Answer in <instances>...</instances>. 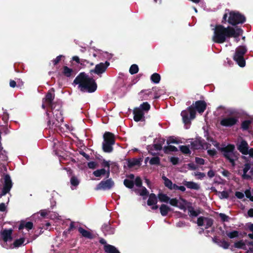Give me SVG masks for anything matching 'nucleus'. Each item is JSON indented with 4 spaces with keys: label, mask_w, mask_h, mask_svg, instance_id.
Returning a JSON list of instances; mask_svg holds the SVG:
<instances>
[{
    "label": "nucleus",
    "mask_w": 253,
    "mask_h": 253,
    "mask_svg": "<svg viewBox=\"0 0 253 253\" xmlns=\"http://www.w3.org/2000/svg\"><path fill=\"white\" fill-rule=\"evenodd\" d=\"M243 30L238 27L234 28L231 26L225 27L222 25H216L214 30L212 41L217 43H222L226 39L237 38L242 35Z\"/></svg>",
    "instance_id": "1"
},
{
    "label": "nucleus",
    "mask_w": 253,
    "mask_h": 253,
    "mask_svg": "<svg viewBox=\"0 0 253 253\" xmlns=\"http://www.w3.org/2000/svg\"><path fill=\"white\" fill-rule=\"evenodd\" d=\"M73 84H78L80 91L84 92H94L97 87L95 80L84 72L80 73L74 79Z\"/></svg>",
    "instance_id": "2"
},
{
    "label": "nucleus",
    "mask_w": 253,
    "mask_h": 253,
    "mask_svg": "<svg viewBox=\"0 0 253 253\" xmlns=\"http://www.w3.org/2000/svg\"><path fill=\"white\" fill-rule=\"evenodd\" d=\"M195 106L191 105L186 110H183L181 113L182 121L185 125L191 123V120L196 117V110L200 114L203 113L207 108V103L204 100H198L195 102Z\"/></svg>",
    "instance_id": "3"
},
{
    "label": "nucleus",
    "mask_w": 253,
    "mask_h": 253,
    "mask_svg": "<svg viewBox=\"0 0 253 253\" xmlns=\"http://www.w3.org/2000/svg\"><path fill=\"white\" fill-rule=\"evenodd\" d=\"M235 146L231 144L218 148V150L222 153L223 156L227 159L233 166H234L235 165V161L236 156L235 154Z\"/></svg>",
    "instance_id": "4"
},
{
    "label": "nucleus",
    "mask_w": 253,
    "mask_h": 253,
    "mask_svg": "<svg viewBox=\"0 0 253 253\" xmlns=\"http://www.w3.org/2000/svg\"><path fill=\"white\" fill-rule=\"evenodd\" d=\"M247 48L245 45L239 46L235 49L233 59L241 67H244L246 65L244 55L247 53Z\"/></svg>",
    "instance_id": "5"
},
{
    "label": "nucleus",
    "mask_w": 253,
    "mask_h": 253,
    "mask_svg": "<svg viewBox=\"0 0 253 253\" xmlns=\"http://www.w3.org/2000/svg\"><path fill=\"white\" fill-rule=\"evenodd\" d=\"M246 21V18L244 15L239 11H231L229 12V17L227 22L232 26L243 24Z\"/></svg>",
    "instance_id": "6"
},
{
    "label": "nucleus",
    "mask_w": 253,
    "mask_h": 253,
    "mask_svg": "<svg viewBox=\"0 0 253 253\" xmlns=\"http://www.w3.org/2000/svg\"><path fill=\"white\" fill-rule=\"evenodd\" d=\"M115 186V182L111 178L101 181L95 188V190H109Z\"/></svg>",
    "instance_id": "7"
},
{
    "label": "nucleus",
    "mask_w": 253,
    "mask_h": 253,
    "mask_svg": "<svg viewBox=\"0 0 253 253\" xmlns=\"http://www.w3.org/2000/svg\"><path fill=\"white\" fill-rule=\"evenodd\" d=\"M238 122V118L235 116L226 117L222 119L220 122L221 126L225 127H232Z\"/></svg>",
    "instance_id": "8"
},
{
    "label": "nucleus",
    "mask_w": 253,
    "mask_h": 253,
    "mask_svg": "<svg viewBox=\"0 0 253 253\" xmlns=\"http://www.w3.org/2000/svg\"><path fill=\"white\" fill-rule=\"evenodd\" d=\"M110 65V63L106 61L104 63L101 62L96 65L95 68L90 71V73H94L98 75H100L104 73L107 67Z\"/></svg>",
    "instance_id": "9"
},
{
    "label": "nucleus",
    "mask_w": 253,
    "mask_h": 253,
    "mask_svg": "<svg viewBox=\"0 0 253 253\" xmlns=\"http://www.w3.org/2000/svg\"><path fill=\"white\" fill-rule=\"evenodd\" d=\"M47 106L50 109L49 112H51L52 113H54V112H57V113L55 114L56 116H57L58 114L60 116L62 115V103L61 101L58 100L56 101H53Z\"/></svg>",
    "instance_id": "10"
},
{
    "label": "nucleus",
    "mask_w": 253,
    "mask_h": 253,
    "mask_svg": "<svg viewBox=\"0 0 253 253\" xmlns=\"http://www.w3.org/2000/svg\"><path fill=\"white\" fill-rule=\"evenodd\" d=\"M99 242L104 245V250L106 253H121L120 251L114 246L108 244L106 241L102 238H100L99 240Z\"/></svg>",
    "instance_id": "11"
},
{
    "label": "nucleus",
    "mask_w": 253,
    "mask_h": 253,
    "mask_svg": "<svg viewBox=\"0 0 253 253\" xmlns=\"http://www.w3.org/2000/svg\"><path fill=\"white\" fill-rule=\"evenodd\" d=\"M206 223L205 229H208L212 226L213 224V220L212 218L205 216H200L198 218L197 224L199 226H202Z\"/></svg>",
    "instance_id": "12"
},
{
    "label": "nucleus",
    "mask_w": 253,
    "mask_h": 253,
    "mask_svg": "<svg viewBox=\"0 0 253 253\" xmlns=\"http://www.w3.org/2000/svg\"><path fill=\"white\" fill-rule=\"evenodd\" d=\"M191 148L193 150L204 149L205 145H208V143L201 137L197 138L195 140L191 142Z\"/></svg>",
    "instance_id": "13"
},
{
    "label": "nucleus",
    "mask_w": 253,
    "mask_h": 253,
    "mask_svg": "<svg viewBox=\"0 0 253 253\" xmlns=\"http://www.w3.org/2000/svg\"><path fill=\"white\" fill-rule=\"evenodd\" d=\"M4 184L2 191L3 194L8 193L12 186V182L10 176L8 174H6L4 178Z\"/></svg>",
    "instance_id": "14"
},
{
    "label": "nucleus",
    "mask_w": 253,
    "mask_h": 253,
    "mask_svg": "<svg viewBox=\"0 0 253 253\" xmlns=\"http://www.w3.org/2000/svg\"><path fill=\"white\" fill-rule=\"evenodd\" d=\"M54 91L53 88H50L46 94L45 97L43 98L42 101H44L47 106L53 102L55 97Z\"/></svg>",
    "instance_id": "15"
},
{
    "label": "nucleus",
    "mask_w": 253,
    "mask_h": 253,
    "mask_svg": "<svg viewBox=\"0 0 253 253\" xmlns=\"http://www.w3.org/2000/svg\"><path fill=\"white\" fill-rule=\"evenodd\" d=\"M238 150L244 155H247L249 153V145L247 141L242 140L240 143L237 145Z\"/></svg>",
    "instance_id": "16"
},
{
    "label": "nucleus",
    "mask_w": 253,
    "mask_h": 253,
    "mask_svg": "<svg viewBox=\"0 0 253 253\" xmlns=\"http://www.w3.org/2000/svg\"><path fill=\"white\" fill-rule=\"evenodd\" d=\"M134 121L138 122L142 121L144 118V113L141 109L135 108L133 111Z\"/></svg>",
    "instance_id": "17"
},
{
    "label": "nucleus",
    "mask_w": 253,
    "mask_h": 253,
    "mask_svg": "<svg viewBox=\"0 0 253 253\" xmlns=\"http://www.w3.org/2000/svg\"><path fill=\"white\" fill-rule=\"evenodd\" d=\"M103 142L115 144V135L112 132L106 131L103 134Z\"/></svg>",
    "instance_id": "18"
},
{
    "label": "nucleus",
    "mask_w": 253,
    "mask_h": 253,
    "mask_svg": "<svg viewBox=\"0 0 253 253\" xmlns=\"http://www.w3.org/2000/svg\"><path fill=\"white\" fill-rule=\"evenodd\" d=\"M12 229H4L1 232V236L4 242L11 241L12 239Z\"/></svg>",
    "instance_id": "19"
},
{
    "label": "nucleus",
    "mask_w": 253,
    "mask_h": 253,
    "mask_svg": "<svg viewBox=\"0 0 253 253\" xmlns=\"http://www.w3.org/2000/svg\"><path fill=\"white\" fill-rule=\"evenodd\" d=\"M142 161V159H135L133 158L132 159H128L127 160V165L128 168L130 169L134 166H140L141 165V162Z\"/></svg>",
    "instance_id": "20"
},
{
    "label": "nucleus",
    "mask_w": 253,
    "mask_h": 253,
    "mask_svg": "<svg viewBox=\"0 0 253 253\" xmlns=\"http://www.w3.org/2000/svg\"><path fill=\"white\" fill-rule=\"evenodd\" d=\"M78 231L82 235L83 237L85 238L93 239L94 237V235L91 232L84 229L82 227H79Z\"/></svg>",
    "instance_id": "21"
},
{
    "label": "nucleus",
    "mask_w": 253,
    "mask_h": 253,
    "mask_svg": "<svg viewBox=\"0 0 253 253\" xmlns=\"http://www.w3.org/2000/svg\"><path fill=\"white\" fill-rule=\"evenodd\" d=\"M152 94L150 90H142L139 93V99L140 100H148L149 96Z\"/></svg>",
    "instance_id": "22"
},
{
    "label": "nucleus",
    "mask_w": 253,
    "mask_h": 253,
    "mask_svg": "<svg viewBox=\"0 0 253 253\" xmlns=\"http://www.w3.org/2000/svg\"><path fill=\"white\" fill-rule=\"evenodd\" d=\"M183 184L184 186H186L187 188L190 189L198 190L200 188V186L199 184L193 181H183Z\"/></svg>",
    "instance_id": "23"
},
{
    "label": "nucleus",
    "mask_w": 253,
    "mask_h": 253,
    "mask_svg": "<svg viewBox=\"0 0 253 253\" xmlns=\"http://www.w3.org/2000/svg\"><path fill=\"white\" fill-rule=\"evenodd\" d=\"M188 211L189 216L192 217H197L202 213L200 209L195 210L194 207L192 206L188 207Z\"/></svg>",
    "instance_id": "24"
},
{
    "label": "nucleus",
    "mask_w": 253,
    "mask_h": 253,
    "mask_svg": "<svg viewBox=\"0 0 253 253\" xmlns=\"http://www.w3.org/2000/svg\"><path fill=\"white\" fill-rule=\"evenodd\" d=\"M251 169V165L249 163H246L244 165V168L243 169V174L242 175V178L246 180H250L252 179L251 176L247 174V172Z\"/></svg>",
    "instance_id": "25"
},
{
    "label": "nucleus",
    "mask_w": 253,
    "mask_h": 253,
    "mask_svg": "<svg viewBox=\"0 0 253 253\" xmlns=\"http://www.w3.org/2000/svg\"><path fill=\"white\" fill-rule=\"evenodd\" d=\"M33 227V223L31 221H28L25 222L24 221H22L19 226V230H22L25 228L28 230H31Z\"/></svg>",
    "instance_id": "26"
},
{
    "label": "nucleus",
    "mask_w": 253,
    "mask_h": 253,
    "mask_svg": "<svg viewBox=\"0 0 253 253\" xmlns=\"http://www.w3.org/2000/svg\"><path fill=\"white\" fill-rule=\"evenodd\" d=\"M171 210V208L165 204H162L160 207V213L163 216L167 215L169 212Z\"/></svg>",
    "instance_id": "27"
},
{
    "label": "nucleus",
    "mask_w": 253,
    "mask_h": 253,
    "mask_svg": "<svg viewBox=\"0 0 253 253\" xmlns=\"http://www.w3.org/2000/svg\"><path fill=\"white\" fill-rule=\"evenodd\" d=\"M101 228L105 234H112L113 232V229L111 228L109 222L104 223Z\"/></svg>",
    "instance_id": "28"
},
{
    "label": "nucleus",
    "mask_w": 253,
    "mask_h": 253,
    "mask_svg": "<svg viewBox=\"0 0 253 253\" xmlns=\"http://www.w3.org/2000/svg\"><path fill=\"white\" fill-rule=\"evenodd\" d=\"M157 202L158 200L156 195L154 193L150 194L147 201V205L150 206H153L157 204Z\"/></svg>",
    "instance_id": "29"
},
{
    "label": "nucleus",
    "mask_w": 253,
    "mask_h": 253,
    "mask_svg": "<svg viewBox=\"0 0 253 253\" xmlns=\"http://www.w3.org/2000/svg\"><path fill=\"white\" fill-rule=\"evenodd\" d=\"M114 144L107 143L106 142H103L102 143V149L105 153H111L113 150V145Z\"/></svg>",
    "instance_id": "30"
},
{
    "label": "nucleus",
    "mask_w": 253,
    "mask_h": 253,
    "mask_svg": "<svg viewBox=\"0 0 253 253\" xmlns=\"http://www.w3.org/2000/svg\"><path fill=\"white\" fill-rule=\"evenodd\" d=\"M74 71L72 69L69 68L66 66L63 67L62 74L66 77H71L73 74Z\"/></svg>",
    "instance_id": "31"
},
{
    "label": "nucleus",
    "mask_w": 253,
    "mask_h": 253,
    "mask_svg": "<svg viewBox=\"0 0 253 253\" xmlns=\"http://www.w3.org/2000/svg\"><path fill=\"white\" fill-rule=\"evenodd\" d=\"M177 151V148L173 145H168L164 147V151L166 154H168L170 152H176Z\"/></svg>",
    "instance_id": "32"
},
{
    "label": "nucleus",
    "mask_w": 253,
    "mask_h": 253,
    "mask_svg": "<svg viewBox=\"0 0 253 253\" xmlns=\"http://www.w3.org/2000/svg\"><path fill=\"white\" fill-rule=\"evenodd\" d=\"M150 79L154 84H158L161 80V76L159 74L155 73L151 76Z\"/></svg>",
    "instance_id": "33"
},
{
    "label": "nucleus",
    "mask_w": 253,
    "mask_h": 253,
    "mask_svg": "<svg viewBox=\"0 0 253 253\" xmlns=\"http://www.w3.org/2000/svg\"><path fill=\"white\" fill-rule=\"evenodd\" d=\"M158 197L160 201L162 202L168 203L170 200V198L166 194L162 193L158 194Z\"/></svg>",
    "instance_id": "34"
},
{
    "label": "nucleus",
    "mask_w": 253,
    "mask_h": 253,
    "mask_svg": "<svg viewBox=\"0 0 253 253\" xmlns=\"http://www.w3.org/2000/svg\"><path fill=\"white\" fill-rule=\"evenodd\" d=\"M124 184L126 187L129 189H132L134 187V182L133 180L126 178L124 180Z\"/></svg>",
    "instance_id": "35"
},
{
    "label": "nucleus",
    "mask_w": 253,
    "mask_h": 253,
    "mask_svg": "<svg viewBox=\"0 0 253 253\" xmlns=\"http://www.w3.org/2000/svg\"><path fill=\"white\" fill-rule=\"evenodd\" d=\"M106 169L104 168L97 169L92 173L93 175L96 177H101L102 175H105Z\"/></svg>",
    "instance_id": "36"
},
{
    "label": "nucleus",
    "mask_w": 253,
    "mask_h": 253,
    "mask_svg": "<svg viewBox=\"0 0 253 253\" xmlns=\"http://www.w3.org/2000/svg\"><path fill=\"white\" fill-rule=\"evenodd\" d=\"M150 105L147 102L142 103L138 108L141 109L143 112H147L150 109Z\"/></svg>",
    "instance_id": "37"
},
{
    "label": "nucleus",
    "mask_w": 253,
    "mask_h": 253,
    "mask_svg": "<svg viewBox=\"0 0 253 253\" xmlns=\"http://www.w3.org/2000/svg\"><path fill=\"white\" fill-rule=\"evenodd\" d=\"M149 163L151 165H160V158L159 157H152L149 161Z\"/></svg>",
    "instance_id": "38"
},
{
    "label": "nucleus",
    "mask_w": 253,
    "mask_h": 253,
    "mask_svg": "<svg viewBox=\"0 0 253 253\" xmlns=\"http://www.w3.org/2000/svg\"><path fill=\"white\" fill-rule=\"evenodd\" d=\"M162 179L164 181V185L166 187L168 188L169 189L171 188V186H172V181L171 180L167 178L165 175L162 176Z\"/></svg>",
    "instance_id": "39"
},
{
    "label": "nucleus",
    "mask_w": 253,
    "mask_h": 253,
    "mask_svg": "<svg viewBox=\"0 0 253 253\" xmlns=\"http://www.w3.org/2000/svg\"><path fill=\"white\" fill-rule=\"evenodd\" d=\"M252 122L250 120H245L242 123L241 128L244 130H247L249 128V126Z\"/></svg>",
    "instance_id": "40"
},
{
    "label": "nucleus",
    "mask_w": 253,
    "mask_h": 253,
    "mask_svg": "<svg viewBox=\"0 0 253 253\" xmlns=\"http://www.w3.org/2000/svg\"><path fill=\"white\" fill-rule=\"evenodd\" d=\"M180 150L181 152L184 154H190L191 151L189 149L188 146L186 145H181L179 147Z\"/></svg>",
    "instance_id": "41"
},
{
    "label": "nucleus",
    "mask_w": 253,
    "mask_h": 253,
    "mask_svg": "<svg viewBox=\"0 0 253 253\" xmlns=\"http://www.w3.org/2000/svg\"><path fill=\"white\" fill-rule=\"evenodd\" d=\"M139 71L138 66L136 64L132 65L129 70L130 74L131 75L137 73Z\"/></svg>",
    "instance_id": "42"
},
{
    "label": "nucleus",
    "mask_w": 253,
    "mask_h": 253,
    "mask_svg": "<svg viewBox=\"0 0 253 253\" xmlns=\"http://www.w3.org/2000/svg\"><path fill=\"white\" fill-rule=\"evenodd\" d=\"M234 246L235 248L237 249H244L245 246V244L243 240L237 241L234 243Z\"/></svg>",
    "instance_id": "43"
},
{
    "label": "nucleus",
    "mask_w": 253,
    "mask_h": 253,
    "mask_svg": "<svg viewBox=\"0 0 253 253\" xmlns=\"http://www.w3.org/2000/svg\"><path fill=\"white\" fill-rule=\"evenodd\" d=\"M24 241L25 239L24 238H21L19 239H16L14 241L13 245L15 247H19L24 243Z\"/></svg>",
    "instance_id": "44"
},
{
    "label": "nucleus",
    "mask_w": 253,
    "mask_h": 253,
    "mask_svg": "<svg viewBox=\"0 0 253 253\" xmlns=\"http://www.w3.org/2000/svg\"><path fill=\"white\" fill-rule=\"evenodd\" d=\"M46 115L47 116V126L49 128H51V127L53 126L54 125V122H52L51 121L50 116V115H49V112L48 110H46Z\"/></svg>",
    "instance_id": "45"
},
{
    "label": "nucleus",
    "mask_w": 253,
    "mask_h": 253,
    "mask_svg": "<svg viewBox=\"0 0 253 253\" xmlns=\"http://www.w3.org/2000/svg\"><path fill=\"white\" fill-rule=\"evenodd\" d=\"M227 236L230 239H233L236 237H238L239 236V232L236 230H234L231 232L226 234Z\"/></svg>",
    "instance_id": "46"
},
{
    "label": "nucleus",
    "mask_w": 253,
    "mask_h": 253,
    "mask_svg": "<svg viewBox=\"0 0 253 253\" xmlns=\"http://www.w3.org/2000/svg\"><path fill=\"white\" fill-rule=\"evenodd\" d=\"M219 246L222 247L224 249H228L230 244L228 242L223 240L220 241Z\"/></svg>",
    "instance_id": "47"
},
{
    "label": "nucleus",
    "mask_w": 253,
    "mask_h": 253,
    "mask_svg": "<svg viewBox=\"0 0 253 253\" xmlns=\"http://www.w3.org/2000/svg\"><path fill=\"white\" fill-rule=\"evenodd\" d=\"M70 182L72 185L74 186H77L79 184V181L78 179L74 176L71 177Z\"/></svg>",
    "instance_id": "48"
},
{
    "label": "nucleus",
    "mask_w": 253,
    "mask_h": 253,
    "mask_svg": "<svg viewBox=\"0 0 253 253\" xmlns=\"http://www.w3.org/2000/svg\"><path fill=\"white\" fill-rule=\"evenodd\" d=\"M134 182V184H135L137 187H140L142 186V180L140 177H136V178L135 179Z\"/></svg>",
    "instance_id": "49"
},
{
    "label": "nucleus",
    "mask_w": 253,
    "mask_h": 253,
    "mask_svg": "<svg viewBox=\"0 0 253 253\" xmlns=\"http://www.w3.org/2000/svg\"><path fill=\"white\" fill-rule=\"evenodd\" d=\"M179 159L178 157H171L169 159V161L173 165H176L179 163Z\"/></svg>",
    "instance_id": "50"
},
{
    "label": "nucleus",
    "mask_w": 253,
    "mask_h": 253,
    "mask_svg": "<svg viewBox=\"0 0 253 253\" xmlns=\"http://www.w3.org/2000/svg\"><path fill=\"white\" fill-rule=\"evenodd\" d=\"M80 64L83 67H84V66H87V65H90L91 66H92L93 65V63H90V62H89L88 61H87L85 59H81V62Z\"/></svg>",
    "instance_id": "51"
},
{
    "label": "nucleus",
    "mask_w": 253,
    "mask_h": 253,
    "mask_svg": "<svg viewBox=\"0 0 253 253\" xmlns=\"http://www.w3.org/2000/svg\"><path fill=\"white\" fill-rule=\"evenodd\" d=\"M140 195L142 196H148L149 192L145 187H143L140 192Z\"/></svg>",
    "instance_id": "52"
},
{
    "label": "nucleus",
    "mask_w": 253,
    "mask_h": 253,
    "mask_svg": "<svg viewBox=\"0 0 253 253\" xmlns=\"http://www.w3.org/2000/svg\"><path fill=\"white\" fill-rule=\"evenodd\" d=\"M62 57H64V56L62 55H60L59 56H57L55 59H53L52 60V62H53V65L55 66V65H56L61 60V58Z\"/></svg>",
    "instance_id": "53"
},
{
    "label": "nucleus",
    "mask_w": 253,
    "mask_h": 253,
    "mask_svg": "<svg viewBox=\"0 0 253 253\" xmlns=\"http://www.w3.org/2000/svg\"><path fill=\"white\" fill-rule=\"evenodd\" d=\"M169 203L171 206L177 207L178 201L176 198H172L169 200Z\"/></svg>",
    "instance_id": "54"
},
{
    "label": "nucleus",
    "mask_w": 253,
    "mask_h": 253,
    "mask_svg": "<svg viewBox=\"0 0 253 253\" xmlns=\"http://www.w3.org/2000/svg\"><path fill=\"white\" fill-rule=\"evenodd\" d=\"M219 216L223 222L228 221L229 218L228 216L223 213H220Z\"/></svg>",
    "instance_id": "55"
},
{
    "label": "nucleus",
    "mask_w": 253,
    "mask_h": 253,
    "mask_svg": "<svg viewBox=\"0 0 253 253\" xmlns=\"http://www.w3.org/2000/svg\"><path fill=\"white\" fill-rule=\"evenodd\" d=\"M101 165L102 167L103 168H107L110 169V164L109 162L107 161L105 159H102V163H101Z\"/></svg>",
    "instance_id": "56"
},
{
    "label": "nucleus",
    "mask_w": 253,
    "mask_h": 253,
    "mask_svg": "<svg viewBox=\"0 0 253 253\" xmlns=\"http://www.w3.org/2000/svg\"><path fill=\"white\" fill-rule=\"evenodd\" d=\"M221 199H228L229 198V193L226 191H223L220 192Z\"/></svg>",
    "instance_id": "57"
},
{
    "label": "nucleus",
    "mask_w": 253,
    "mask_h": 253,
    "mask_svg": "<svg viewBox=\"0 0 253 253\" xmlns=\"http://www.w3.org/2000/svg\"><path fill=\"white\" fill-rule=\"evenodd\" d=\"M87 166L89 169H94L97 167V164L95 162H90L88 163Z\"/></svg>",
    "instance_id": "58"
},
{
    "label": "nucleus",
    "mask_w": 253,
    "mask_h": 253,
    "mask_svg": "<svg viewBox=\"0 0 253 253\" xmlns=\"http://www.w3.org/2000/svg\"><path fill=\"white\" fill-rule=\"evenodd\" d=\"M195 175L197 176H198L197 178L199 179H202L204 177H205L206 176L205 173L204 172H195Z\"/></svg>",
    "instance_id": "59"
},
{
    "label": "nucleus",
    "mask_w": 253,
    "mask_h": 253,
    "mask_svg": "<svg viewBox=\"0 0 253 253\" xmlns=\"http://www.w3.org/2000/svg\"><path fill=\"white\" fill-rule=\"evenodd\" d=\"M207 153L209 155L212 157H214L217 154V152L214 149L208 150Z\"/></svg>",
    "instance_id": "60"
},
{
    "label": "nucleus",
    "mask_w": 253,
    "mask_h": 253,
    "mask_svg": "<svg viewBox=\"0 0 253 253\" xmlns=\"http://www.w3.org/2000/svg\"><path fill=\"white\" fill-rule=\"evenodd\" d=\"M195 162L199 165H203L205 163V160L203 158L196 157Z\"/></svg>",
    "instance_id": "61"
},
{
    "label": "nucleus",
    "mask_w": 253,
    "mask_h": 253,
    "mask_svg": "<svg viewBox=\"0 0 253 253\" xmlns=\"http://www.w3.org/2000/svg\"><path fill=\"white\" fill-rule=\"evenodd\" d=\"M235 195L237 198L239 199H242L244 197V194L239 191H236L235 193Z\"/></svg>",
    "instance_id": "62"
},
{
    "label": "nucleus",
    "mask_w": 253,
    "mask_h": 253,
    "mask_svg": "<svg viewBox=\"0 0 253 253\" xmlns=\"http://www.w3.org/2000/svg\"><path fill=\"white\" fill-rule=\"evenodd\" d=\"M153 147H154L155 150H156L157 151L161 150L163 148L162 144L161 143L154 144L153 145Z\"/></svg>",
    "instance_id": "63"
},
{
    "label": "nucleus",
    "mask_w": 253,
    "mask_h": 253,
    "mask_svg": "<svg viewBox=\"0 0 253 253\" xmlns=\"http://www.w3.org/2000/svg\"><path fill=\"white\" fill-rule=\"evenodd\" d=\"M167 143L168 145L171 143H177L178 142L175 139L172 137H170L167 141Z\"/></svg>",
    "instance_id": "64"
}]
</instances>
